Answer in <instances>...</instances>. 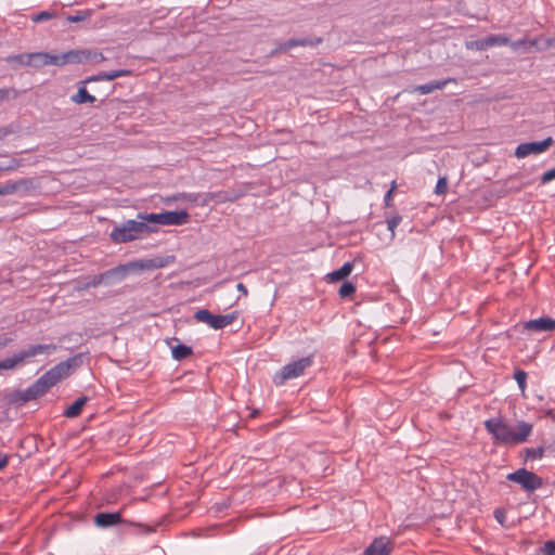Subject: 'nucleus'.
<instances>
[{
  "mask_svg": "<svg viewBox=\"0 0 555 555\" xmlns=\"http://www.w3.org/2000/svg\"><path fill=\"white\" fill-rule=\"evenodd\" d=\"M172 199H175V201H178V199L195 201V197H193L191 194L181 193V194L175 195L172 197Z\"/></svg>",
  "mask_w": 555,
  "mask_h": 555,
  "instance_id": "37998d69",
  "label": "nucleus"
},
{
  "mask_svg": "<svg viewBox=\"0 0 555 555\" xmlns=\"http://www.w3.org/2000/svg\"><path fill=\"white\" fill-rule=\"evenodd\" d=\"M28 57H30V53H23L17 55H10L7 57V61L9 63L16 62L21 65L30 66V60H28Z\"/></svg>",
  "mask_w": 555,
  "mask_h": 555,
  "instance_id": "cd10ccee",
  "label": "nucleus"
},
{
  "mask_svg": "<svg viewBox=\"0 0 555 555\" xmlns=\"http://www.w3.org/2000/svg\"><path fill=\"white\" fill-rule=\"evenodd\" d=\"M101 80H107L106 72H101L94 76H91L87 78L82 83L90 82V81H101Z\"/></svg>",
  "mask_w": 555,
  "mask_h": 555,
  "instance_id": "79ce46f5",
  "label": "nucleus"
},
{
  "mask_svg": "<svg viewBox=\"0 0 555 555\" xmlns=\"http://www.w3.org/2000/svg\"><path fill=\"white\" fill-rule=\"evenodd\" d=\"M88 401L87 397H80L77 400H75L65 411L64 415L68 418H74L78 416L82 410V408L86 405Z\"/></svg>",
  "mask_w": 555,
  "mask_h": 555,
  "instance_id": "a211bd4d",
  "label": "nucleus"
},
{
  "mask_svg": "<svg viewBox=\"0 0 555 555\" xmlns=\"http://www.w3.org/2000/svg\"><path fill=\"white\" fill-rule=\"evenodd\" d=\"M308 41L306 39H289L282 43H279L276 48L271 52V55L278 52H285L298 46H306Z\"/></svg>",
  "mask_w": 555,
  "mask_h": 555,
  "instance_id": "aec40b11",
  "label": "nucleus"
},
{
  "mask_svg": "<svg viewBox=\"0 0 555 555\" xmlns=\"http://www.w3.org/2000/svg\"><path fill=\"white\" fill-rule=\"evenodd\" d=\"M22 166V162L16 158H10L7 163H0V172L14 171Z\"/></svg>",
  "mask_w": 555,
  "mask_h": 555,
  "instance_id": "bb28decb",
  "label": "nucleus"
},
{
  "mask_svg": "<svg viewBox=\"0 0 555 555\" xmlns=\"http://www.w3.org/2000/svg\"><path fill=\"white\" fill-rule=\"evenodd\" d=\"M466 48L468 50H477V51H483L487 50V42L485 38L474 40L466 43Z\"/></svg>",
  "mask_w": 555,
  "mask_h": 555,
  "instance_id": "7c9ffc66",
  "label": "nucleus"
},
{
  "mask_svg": "<svg viewBox=\"0 0 555 555\" xmlns=\"http://www.w3.org/2000/svg\"><path fill=\"white\" fill-rule=\"evenodd\" d=\"M237 313L232 312L228 314H212L207 309H201L197 310L194 313V319L197 322L206 323L208 326H210L214 330H222L233 323V321L236 319Z\"/></svg>",
  "mask_w": 555,
  "mask_h": 555,
  "instance_id": "6e6552de",
  "label": "nucleus"
},
{
  "mask_svg": "<svg viewBox=\"0 0 555 555\" xmlns=\"http://www.w3.org/2000/svg\"><path fill=\"white\" fill-rule=\"evenodd\" d=\"M392 192H393V186L390 190H388L384 196V202H385L386 206L390 205Z\"/></svg>",
  "mask_w": 555,
  "mask_h": 555,
  "instance_id": "a18cd8bd",
  "label": "nucleus"
},
{
  "mask_svg": "<svg viewBox=\"0 0 555 555\" xmlns=\"http://www.w3.org/2000/svg\"><path fill=\"white\" fill-rule=\"evenodd\" d=\"M544 452H545V450L543 447L528 448L525 450L526 461L540 460L543 457Z\"/></svg>",
  "mask_w": 555,
  "mask_h": 555,
  "instance_id": "a878e982",
  "label": "nucleus"
},
{
  "mask_svg": "<svg viewBox=\"0 0 555 555\" xmlns=\"http://www.w3.org/2000/svg\"><path fill=\"white\" fill-rule=\"evenodd\" d=\"M11 343H12V338H10L5 335L0 336V349L5 348Z\"/></svg>",
  "mask_w": 555,
  "mask_h": 555,
  "instance_id": "c03bdc74",
  "label": "nucleus"
},
{
  "mask_svg": "<svg viewBox=\"0 0 555 555\" xmlns=\"http://www.w3.org/2000/svg\"><path fill=\"white\" fill-rule=\"evenodd\" d=\"M354 292H356V286L350 282H345L340 286L338 294L341 298H347V297L351 296Z\"/></svg>",
  "mask_w": 555,
  "mask_h": 555,
  "instance_id": "c85d7f7f",
  "label": "nucleus"
},
{
  "mask_svg": "<svg viewBox=\"0 0 555 555\" xmlns=\"http://www.w3.org/2000/svg\"><path fill=\"white\" fill-rule=\"evenodd\" d=\"M483 425L493 442L503 446H517L526 442L533 429L530 423L519 421L516 425H512L501 416L488 418Z\"/></svg>",
  "mask_w": 555,
  "mask_h": 555,
  "instance_id": "f257e3e1",
  "label": "nucleus"
},
{
  "mask_svg": "<svg viewBox=\"0 0 555 555\" xmlns=\"http://www.w3.org/2000/svg\"><path fill=\"white\" fill-rule=\"evenodd\" d=\"M15 183L17 194L22 197L30 194L38 186L34 179H20Z\"/></svg>",
  "mask_w": 555,
  "mask_h": 555,
  "instance_id": "dca6fc26",
  "label": "nucleus"
},
{
  "mask_svg": "<svg viewBox=\"0 0 555 555\" xmlns=\"http://www.w3.org/2000/svg\"><path fill=\"white\" fill-rule=\"evenodd\" d=\"M539 553L543 555H555V541L548 540L539 548Z\"/></svg>",
  "mask_w": 555,
  "mask_h": 555,
  "instance_id": "f704fd0d",
  "label": "nucleus"
},
{
  "mask_svg": "<svg viewBox=\"0 0 555 555\" xmlns=\"http://www.w3.org/2000/svg\"><path fill=\"white\" fill-rule=\"evenodd\" d=\"M236 288H237L238 292H241L245 296L247 295V288H246V286L243 283H238L236 285Z\"/></svg>",
  "mask_w": 555,
  "mask_h": 555,
  "instance_id": "09e8293b",
  "label": "nucleus"
},
{
  "mask_svg": "<svg viewBox=\"0 0 555 555\" xmlns=\"http://www.w3.org/2000/svg\"><path fill=\"white\" fill-rule=\"evenodd\" d=\"M165 266H166V261L163 258L149 259V260L140 263V267L142 269H149V270L160 269V268H164Z\"/></svg>",
  "mask_w": 555,
  "mask_h": 555,
  "instance_id": "b1692460",
  "label": "nucleus"
},
{
  "mask_svg": "<svg viewBox=\"0 0 555 555\" xmlns=\"http://www.w3.org/2000/svg\"><path fill=\"white\" fill-rule=\"evenodd\" d=\"M535 44H537L535 40L519 39L516 41H509V43L507 46H509L512 48V50L517 51L521 48L527 50L531 47H534Z\"/></svg>",
  "mask_w": 555,
  "mask_h": 555,
  "instance_id": "393cba45",
  "label": "nucleus"
},
{
  "mask_svg": "<svg viewBox=\"0 0 555 555\" xmlns=\"http://www.w3.org/2000/svg\"><path fill=\"white\" fill-rule=\"evenodd\" d=\"M514 378L521 390L526 388L527 373L522 370H517L514 374Z\"/></svg>",
  "mask_w": 555,
  "mask_h": 555,
  "instance_id": "c9c22d12",
  "label": "nucleus"
},
{
  "mask_svg": "<svg viewBox=\"0 0 555 555\" xmlns=\"http://www.w3.org/2000/svg\"><path fill=\"white\" fill-rule=\"evenodd\" d=\"M23 364L22 359L20 358V353H15L12 357L5 358L0 361V371L3 370H13L17 365Z\"/></svg>",
  "mask_w": 555,
  "mask_h": 555,
  "instance_id": "4be33fe9",
  "label": "nucleus"
},
{
  "mask_svg": "<svg viewBox=\"0 0 555 555\" xmlns=\"http://www.w3.org/2000/svg\"><path fill=\"white\" fill-rule=\"evenodd\" d=\"M130 75H131V70H129V69H116V70H112V72H106L107 81L117 79L119 77L130 76Z\"/></svg>",
  "mask_w": 555,
  "mask_h": 555,
  "instance_id": "72a5a7b5",
  "label": "nucleus"
},
{
  "mask_svg": "<svg viewBox=\"0 0 555 555\" xmlns=\"http://www.w3.org/2000/svg\"><path fill=\"white\" fill-rule=\"evenodd\" d=\"M88 16H89V14L87 12L79 11L75 15H68L67 21L69 23H78V22L85 21Z\"/></svg>",
  "mask_w": 555,
  "mask_h": 555,
  "instance_id": "4c0bfd02",
  "label": "nucleus"
},
{
  "mask_svg": "<svg viewBox=\"0 0 555 555\" xmlns=\"http://www.w3.org/2000/svg\"><path fill=\"white\" fill-rule=\"evenodd\" d=\"M50 388L49 383L40 376L33 385L24 390L23 399L25 401L35 400L44 395Z\"/></svg>",
  "mask_w": 555,
  "mask_h": 555,
  "instance_id": "f8f14e48",
  "label": "nucleus"
},
{
  "mask_svg": "<svg viewBox=\"0 0 555 555\" xmlns=\"http://www.w3.org/2000/svg\"><path fill=\"white\" fill-rule=\"evenodd\" d=\"M9 462V457L5 454L0 453V470L3 469Z\"/></svg>",
  "mask_w": 555,
  "mask_h": 555,
  "instance_id": "49530a36",
  "label": "nucleus"
},
{
  "mask_svg": "<svg viewBox=\"0 0 555 555\" xmlns=\"http://www.w3.org/2000/svg\"><path fill=\"white\" fill-rule=\"evenodd\" d=\"M506 479L508 481L518 483L527 492H533L540 489L543 485L541 477L532 472L527 470L526 468H519L513 473L507 474Z\"/></svg>",
  "mask_w": 555,
  "mask_h": 555,
  "instance_id": "0eeeda50",
  "label": "nucleus"
},
{
  "mask_svg": "<svg viewBox=\"0 0 555 555\" xmlns=\"http://www.w3.org/2000/svg\"><path fill=\"white\" fill-rule=\"evenodd\" d=\"M448 82L449 80L430 81L428 83L416 86L414 90L420 92L421 94H429L435 90L443 89L448 85Z\"/></svg>",
  "mask_w": 555,
  "mask_h": 555,
  "instance_id": "f3484780",
  "label": "nucleus"
},
{
  "mask_svg": "<svg viewBox=\"0 0 555 555\" xmlns=\"http://www.w3.org/2000/svg\"><path fill=\"white\" fill-rule=\"evenodd\" d=\"M487 42V49L495 46H507L509 38L505 35H491L485 38Z\"/></svg>",
  "mask_w": 555,
  "mask_h": 555,
  "instance_id": "5701e85b",
  "label": "nucleus"
},
{
  "mask_svg": "<svg viewBox=\"0 0 555 555\" xmlns=\"http://www.w3.org/2000/svg\"><path fill=\"white\" fill-rule=\"evenodd\" d=\"M555 179V167L545 171L542 176H541V183L545 184V183H548L551 182L552 180Z\"/></svg>",
  "mask_w": 555,
  "mask_h": 555,
  "instance_id": "a19ab883",
  "label": "nucleus"
},
{
  "mask_svg": "<svg viewBox=\"0 0 555 555\" xmlns=\"http://www.w3.org/2000/svg\"><path fill=\"white\" fill-rule=\"evenodd\" d=\"M402 218L399 215H395L390 218H387V229L391 232V237L395 236V230L400 224Z\"/></svg>",
  "mask_w": 555,
  "mask_h": 555,
  "instance_id": "2f4dec72",
  "label": "nucleus"
},
{
  "mask_svg": "<svg viewBox=\"0 0 555 555\" xmlns=\"http://www.w3.org/2000/svg\"><path fill=\"white\" fill-rule=\"evenodd\" d=\"M56 350L57 346L55 344H37L28 346L26 349L18 351V353L24 363L30 358H35L37 356H50Z\"/></svg>",
  "mask_w": 555,
  "mask_h": 555,
  "instance_id": "9d476101",
  "label": "nucleus"
},
{
  "mask_svg": "<svg viewBox=\"0 0 555 555\" xmlns=\"http://www.w3.org/2000/svg\"><path fill=\"white\" fill-rule=\"evenodd\" d=\"M493 516L501 526H505L506 512L503 508H496Z\"/></svg>",
  "mask_w": 555,
  "mask_h": 555,
  "instance_id": "ea45409f",
  "label": "nucleus"
},
{
  "mask_svg": "<svg viewBox=\"0 0 555 555\" xmlns=\"http://www.w3.org/2000/svg\"><path fill=\"white\" fill-rule=\"evenodd\" d=\"M553 144V139L547 137L539 142H525L517 145L515 149V156L519 159L529 155H537L544 153Z\"/></svg>",
  "mask_w": 555,
  "mask_h": 555,
  "instance_id": "1a4fd4ad",
  "label": "nucleus"
},
{
  "mask_svg": "<svg viewBox=\"0 0 555 555\" xmlns=\"http://www.w3.org/2000/svg\"><path fill=\"white\" fill-rule=\"evenodd\" d=\"M80 363V356H75L66 361L60 362L53 367H51L48 372H46L42 377L49 383L51 387L57 384L63 378L69 376L72 370Z\"/></svg>",
  "mask_w": 555,
  "mask_h": 555,
  "instance_id": "423d86ee",
  "label": "nucleus"
},
{
  "mask_svg": "<svg viewBox=\"0 0 555 555\" xmlns=\"http://www.w3.org/2000/svg\"><path fill=\"white\" fill-rule=\"evenodd\" d=\"M124 520L121 518V514L119 512L115 513H98L94 516V524L99 528H109L121 524Z\"/></svg>",
  "mask_w": 555,
  "mask_h": 555,
  "instance_id": "4468645a",
  "label": "nucleus"
},
{
  "mask_svg": "<svg viewBox=\"0 0 555 555\" xmlns=\"http://www.w3.org/2000/svg\"><path fill=\"white\" fill-rule=\"evenodd\" d=\"M155 229L147 225L144 220H127L113 228L109 237L115 243H127L140 238L145 233L154 232Z\"/></svg>",
  "mask_w": 555,
  "mask_h": 555,
  "instance_id": "7ed1b4c3",
  "label": "nucleus"
},
{
  "mask_svg": "<svg viewBox=\"0 0 555 555\" xmlns=\"http://www.w3.org/2000/svg\"><path fill=\"white\" fill-rule=\"evenodd\" d=\"M87 59L83 51L70 50L60 54H53L48 52H34L30 53V66L42 67L47 65L63 66L66 64H78L82 63Z\"/></svg>",
  "mask_w": 555,
  "mask_h": 555,
  "instance_id": "f03ea898",
  "label": "nucleus"
},
{
  "mask_svg": "<svg viewBox=\"0 0 555 555\" xmlns=\"http://www.w3.org/2000/svg\"><path fill=\"white\" fill-rule=\"evenodd\" d=\"M138 219L160 225H182L189 222L190 216L186 210L162 211L158 214H139Z\"/></svg>",
  "mask_w": 555,
  "mask_h": 555,
  "instance_id": "20e7f679",
  "label": "nucleus"
},
{
  "mask_svg": "<svg viewBox=\"0 0 555 555\" xmlns=\"http://www.w3.org/2000/svg\"><path fill=\"white\" fill-rule=\"evenodd\" d=\"M55 17V13L49 11H41L31 16L34 23H40Z\"/></svg>",
  "mask_w": 555,
  "mask_h": 555,
  "instance_id": "473e14b6",
  "label": "nucleus"
},
{
  "mask_svg": "<svg viewBox=\"0 0 555 555\" xmlns=\"http://www.w3.org/2000/svg\"><path fill=\"white\" fill-rule=\"evenodd\" d=\"M124 270H125V268H124V267H119V268H116V269H113V270H111V271L106 272L105 274H102V275H100V276H96V278L94 279V281H93L92 285H93V286H96V285H99V284L102 282V280H103L105 276L112 275V274H114V273H117V272H119V271H124Z\"/></svg>",
  "mask_w": 555,
  "mask_h": 555,
  "instance_id": "58836bf2",
  "label": "nucleus"
},
{
  "mask_svg": "<svg viewBox=\"0 0 555 555\" xmlns=\"http://www.w3.org/2000/svg\"><path fill=\"white\" fill-rule=\"evenodd\" d=\"M10 90L8 89H0V101H3L9 98Z\"/></svg>",
  "mask_w": 555,
  "mask_h": 555,
  "instance_id": "de8ad7c7",
  "label": "nucleus"
},
{
  "mask_svg": "<svg viewBox=\"0 0 555 555\" xmlns=\"http://www.w3.org/2000/svg\"><path fill=\"white\" fill-rule=\"evenodd\" d=\"M15 193H17L15 181H8L3 185H0V196Z\"/></svg>",
  "mask_w": 555,
  "mask_h": 555,
  "instance_id": "c756f323",
  "label": "nucleus"
},
{
  "mask_svg": "<svg viewBox=\"0 0 555 555\" xmlns=\"http://www.w3.org/2000/svg\"><path fill=\"white\" fill-rule=\"evenodd\" d=\"M312 364L310 357L301 358L285 364L273 376V383L278 386L284 385L287 380L297 378L304 374L306 369Z\"/></svg>",
  "mask_w": 555,
  "mask_h": 555,
  "instance_id": "39448f33",
  "label": "nucleus"
},
{
  "mask_svg": "<svg viewBox=\"0 0 555 555\" xmlns=\"http://www.w3.org/2000/svg\"><path fill=\"white\" fill-rule=\"evenodd\" d=\"M193 353V350L190 346L179 344L171 348L172 358L177 361L184 360L189 356Z\"/></svg>",
  "mask_w": 555,
  "mask_h": 555,
  "instance_id": "412c9836",
  "label": "nucleus"
},
{
  "mask_svg": "<svg viewBox=\"0 0 555 555\" xmlns=\"http://www.w3.org/2000/svg\"><path fill=\"white\" fill-rule=\"evenodd\" d=\"M391 550L387 538H377L364 550L363 555H390Z\"/></svg>",
  "mask_w": 555,
  "mask_h": 555,
  "instance_id": "ddd939ff",
  "label": "nucleus"
},
{
  "mask_svg": "<svg viewBox=\"0 0 555 555\" xmlns=\"http://www.w3.org/2000/svg\"><path fill=\"white\" fill-rule=\"evenodd\" d=\"M447 189H448L447 178H444V177L439 178L437 181L436 188H435V192L437 194H443V193H446Z\"/></svg>",
  "mask_w": 555,
  "mask_h": 555,
  "instance_id": "e433bc0d",
  "label": "nucleus"
},
{
  "mask_svg": "<svg viewBox=\"0 0 555 555\" xmlns=\"http://www.w3.org/2000/svg\"><path fill=\"white\" fill-rule=\"evenodd\" d=\"M353 269V262L347 261L339 269L334 270L333 272L326 275L327 282H338L345 278H347Z\"/></svg>",
  "mask_w": 555,
  "mask_h": 555,
  "instance_id": "2eb2a0df",
  "label": "nucleus"
},
{
  "mask_svg": "<svg viewBox=\"0 0 555 555\" xmlns=\"http://www.w3.org/2000/svg\"><path fill=\"white\" fill-rule=\"evenodd\" d=\"M105 56L102 53L94 54V61H104Z\"/></svg>",
  "mask_w": 555,
  "mask_h": 555,
  "instance_id": "8fccbe9b",
  "label": "nucleus"
},
{
  "mask_svg": "<svg viewBox=\"0 0 555 555\" xmlns=\"http://www.w3.org/2000/svg\"><path fill=\"white\" fill-rule=\"evenodd\" d=\"M70 100L76 104L94 103L95 96L90 94L85 86H81L77 93L70 96Z\"/></svg>",
  "mask_w": 555,
  "mask_h": 555,
  "instance_id": "6ab92c4d",
  "label": "nucleus"
},
{
  "mask_svg": "<svg viewBox=\"0 0 555 555\" xmlns=\"http://www.w3.org/2000/svg\"><path fill=\"white\" fill-rule=\"evenodd\" d=\"M524 330L537 333L552 332L555 330V319L550 317L531 319L524 323Z\"/></svg>",
  "mask_w": 555,
  "mask_h": 555,
  "instance_id": "9b49d317",
  "label": "nucleus"
}]
</instances>
